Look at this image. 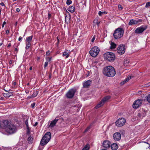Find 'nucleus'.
Instances as JSON below:
<instances>
[{
	"label": "nucleus",
	"instance_id": "obj_24",
	"mask_svg": "<svg viewBox=\"0 0 150 150\" xmlns=\"http://www.w3.org/2000/svg\"><path fill=\"white\" fill-rule=\"evenodd\" d=\"M26 47L25 48L26 49H28L30 46V42L26 41Z\"/></svg>",
	"mask_w": 150,
	"mask_h": 150
},
{
	"label": "nucleus",
	"instance_id": "obj_57",
	"mask_svg": "<svg viewBox=\"0 0 150 150\" xmlns=\"http://www.w3.org/2000/svg\"><path fill=\"white\" fill-rule=\"evenodd\" d=\"M51 73H50V74H49V78H51Z\"/></svg>",
	"mask_w": 150,
	"mask_h": 150
},
{
	"label": "nucleus",
	"instance_id": "obj_20",
	"mask_svg": "<svg viewBox=\"0 0 150 150\" xmlns=\"http://www.w3.org/2000/svg\"><path fill=\"white\" fill-rule=\"evenodd\" d=\"M110 148L112 150H116L118 149V146L116 143H113L112 144H111Z\"/></svg>",
	"mask_w": 150,
	"mask_h": 150
},
{
	"label": "nucleus",
	"instance_id": "obj_30",
	"mask_svg": "<svg viewBox=\"0 0 150 150\" xmlns=\"http://www.w3.org/2000/svg\"><path fill=\"white\" fill-rule=\"evenodd\" d=\"M27 129V134H29L30 133V128L29 127V126H26Z\"/></svg>",
	"mask_w": 150,
	"mask_h": 150
},
{
	"label": "nucleus",
	"instance_id": "obj_42",
	"mask_svg": "<svg viewBox=\"0 0 150 150\" xmlns=\"http://www.w3.org/2000/svg\"><path fill=\"white\" fill-rule=\"evenodd\" d=\"M103 13V12H102L101 11H99L98 12V14L100 16H101Z\"/></svg>",
	"mask_w": 150,
	"mask_h": 150
},
{
	"label": "nucleus",
	"instance_id": "obj_40",
	"mask_svg": "<svg viewBox=\"0 0 150 150\" xmlns=\"http://www.w3.org/2000/svg\"><path fill=\"white\" fill-rule=\"evenodd\" d=\"M31 136H30L28 137V142H31Z\"/></svg>",
	"mask_w": 150,
	"mask_h": 150
},
{
	"label": "nucleus",
	"instance_id": "obj_9",
	"mask_svg": "<svg viewBox=\"0 0 150 150\" xmlns=\"http://www.w3.org/2000/svg\"><path fill=\"white\" fill-rule=\"evenodd\" d=\"M110 98V97L109 96H107L104 97L102 99L101 101L96 106L95 108L97 109L103 106L105 102L108 100Z\"/></svg>",
	"mask_w": 150,
	"mask_h": 150
},
{
	"label": "nucleus",
	"instance_id": "obj_58",
	"mask_svg": "<svg viewBox=\"0 0 150 150\" xmlns=\"http://www.w3.org/2000/svg\"><path fill=\"white\" fill-rule=\"evenodd\" d=\"M30 70H31L32 69V67L31 66L30 67Z\"/></svg>",
	"mask_w": 150,
	"mask_h": 150
},
{
	"label": "nucleus",
	"instance_id": "obj_56",
	"mask_svg": "<svg viewBox=\"0 0 150 150\" xmlns=\"http://www.w3.org/2000/svg\"><path fill=\"white\" fill-rule=\"evenodd\" d=\"M18 49H17V48H15V51H16L17 52H18Z\"/></svg>",
	"mask_w": 150,
	"mask_h": 150
},
{
	"label": "nucleus",
	"instance_id": "obj_26",
	"mask_svg": "<svg viewBox=\"0 0 150 150\" xmlns=\"http://www.w3.org/2000/svg\"><path fill=\"white\" fill-rule=\"evenodd\" d=\"M33 36L31 35L27 37L26 39V41L30 42L32 40Z\"/></svg>",
	"mask_w": 150,
	"mask_h": 150
},
{
	"label": "nucleus",
	"instance_id": "obj_32",
	"mask_svg": "<svg viewBox=\"0 0 150 150\" xmlns=\"http://www.w3.org/2000/svg\"><path fill=\"white\" fill-rule=\"evenodd\" d=\"M72 2V1L71 0H67L66 2V4L68 5H69Z\"/></svg>",
	"mask_w": 150,
	"mask_h": 150
},
{
	"label": "nucleus",
	"instance_id": "obj_23",
	"mask_svg": "<svg viewBox=\"0 0 150 150\" xmlns=\"http://www.w3.org/2000/svg\"><path fill=\"white\" fill-rule=\"evenodd\" d=\"M129 62V60L128 59H125L124 60V64L125 66H127L128 65Z\"/></svg>",
	"mask_w": 150,
	"mask_h": 150
},
{
	"label": "nucleus",
	"instance_id": "obj_15",
	"mask_svg": "<svg viewBox=\"0 0 150 150\" xmlns=\"http://www.w3.org/2000/svg\"><path fill=\"white\" fill-rule=\"evenodd\" d=\"M111 143L108 140L104 141L103 143V146L105 149H109L110 148Z\"/></svg>",
	"mask_w": 150,
	"mask_h": 150
},
{
	"label": "nucleus",
	"instance_id": "obj_17",
	"mask_svg": "<svg viewBox=\"0 0 150 150\" xmlns=\"http://www.w3.org/2000/svg\"><path fill=\"white\" fill-rule=\"evenodd\" d=\"M121 134L119 132H116L113 135V138L116 141L120 140L121 139Z\"/></svg>",
	"mask_w": 150,
	"mask_h": 150
},
{
	"label": "nucleus",
	"instance_id": "obj_31",
	"mask_svg": "<svg viewBox=\"0 0 150 150\" xmlns=\"http://www.w3.org/2000/svg\"><path fill=\"white\" fill-rule=\"evenodd\" d=\"M10 95L9 93H4V96L8 98L10 96Z\"/></svg>",
	"mask_w": 150,
	"mask_h": 150
},
{
	"label": "nucleus",
	"instance_id": "obj_28",
	"mask_svg": "<svg viewBox=\"0 0 150 150\" xmlns=\"http://www.w3.org/2000/svg\"><path fill=\"white\" fill-rule=\"evenodd\" d=\"M89 149V144H86L82 149V150H88Z\"/></svg>",
	"mask_w": 150,
	"mask_h": 150
},
{
	"label": "nucleus",
	"instance_id": "obj_3",
	"mask_svg": "<svg viewBox=\"0 0 150 150\" xmlns=\"http://www.w3.org/2000/svg\"><path fill=\"white\" fill-rule=\"evenodd\" d=\"M51 134L50 132H46L42 137L40 142L42 146L46 145L50 140L51 138Z\"/></svg>",
	"mask_w": 150,
	"mask_h": 150
},
{
	"label": "nucleus",
	"instance_id": "obj_49",
	"mask_svg": "<svg viewBox=\"0 0 150 150\" xmlns=\"http://www.w3.org/2000/svg\"><path fill=\"white\" fill-rule=\"evenodd\" d=\"M94 40H95V37H94V36L93 38H92V40H91V42H93L94 41Z\"/></svg>",
	"mask_w": 150,
	"mask_h": 150
},
{
	"label": "nucleus",
	"instance_id": "obj_36",
	"mask_svg": "<svg viewBox=\"0 0 150 150\" xmlns=\"http://www.w3.org/2000/svg\"><path fill=\"white\" fill-rule=\"evenodd\" d=\"M145 146H147L148 148L150 147V145L147 143H146V142H144Z\"/></svg>",
	"mask_w": 150,
	"mask_h": 150
},
{
	"label": "nucleus",
	"instance_id": "obj_59",
	"mask_svg": "<svg viewBox=\"0 0 150 150\" xmlns=\"http://www.w3.org/2000/svg\"><path fill=\"white\" fill-rule=\"evenodd\" d=\"M100 23V22H98L97 23V25L98 26L99 24V23Z\"/></svg>",
	"mask_w": 150,
	"mask_h": 150
},
{
	"label": "nucleus",
	"instance_id": "obj_48",
	"mask_svg": "<svg viewBox=\"0 0 150 150\" xmlns=\"http://www.w3.org/2000/svg\"><path fill=\"white\" fill-rule=\"evenodd\" d=\"M6 33L7 34V35H8L9 34V30H6Z\"/></svg>",
	"mask_w": 150,
	"mask_h": 150
},
{
	"label": "nucleus",
	"instance_id": "obj_21",
	"mask_svg": "<svg viewBox=\"0 0 150 150\" xmlns=\"http://www.w3.org/2000/svg\"><path fill=\"white\" fill-rule=\"evenodd\" d=\"M70 54V52L66 50L63 52L62 55L63 56H65L66 58H68Z\"/></svg>",
	"mask_w": 150,
	"mask_h": 150
},
{
	"label": "nucleus",
	"instance_id": "obj_27",
	"mask_svg": "<svg viewBox=\"0 0 150 150\" xmlns=\"http://www.w3.org/2000/svg\"><path fill=\"white\" fill-rule=\"evenodd\" d=\"M92 83V80H89L85 82L83 84H91Z\"/></svg>",
	"mask_w": 150,
	"mask_h": 150
},
{
	"label": "nucleus",
	"instance_id": "obj_55",
	"mask_svg": "<svg viewBox=\"0 0 150 150\" xmlns=\"http://www.w3.org/2000/svg\"><path fill=\"white\" fill-rule=\"evenodd\" d=\"M97 20L96 19V20H94V21H93V23H97Z\"/></svg>",
	"mask_w": 150,
	"mask_h": 150
},
{
	"label": "nucleus",
	"instance_id": "obj_6",
	"mask_svg": "<svg viewBox=\"0 0 150 150\" xmlns=\"http://www.w3.org/2000/svg\"><path fill=\"white\" fill-rule=\"evenodd\" d=\"M99 51V48L97 47L94 46L90 51L89 53L92 57H95L98 55Z\"/></svg>",
	"mask_w": 150,
	"mask_h": 150
},
{
	"label": "nucleus",
	"instance_id": "obj_51",
	"mask_svg": "<svg viewBox=\"0 0 150 150\" xmlns=\"http://www.w3.org/2000/svg\"><path fill=\"white\" fill-rule=\"evenodd\" d=\"M38 124V122H36L35 123V124L34 125V126L35 127V126H36Z\"/></svg>",
	"mask_w": 150,
	"mask_h": 150
},
{
	"label": "nucleus",
	"instance_id": "obj_44",
	"mask_svg": "<svg viewBox=\"0 0 150 150\" xmlns=\"http://www.w3.org/2000/svg\"><path fill=\"white\" fill-rule=\"evenodd\" d=\"M90 85H83V87L86 88H88L89 87Z\"/></svg>",
	"mask_w": 150,
	"mask_h": 150
},
{
	"label": "nucleus",
	"instance_id": "obj_45",
	"mask_svg": "<svg viewBox=\"0 0 150 150\" xmlns=\"http://www.w3.org/2000/svg\"><path fill=\"white\" fill-rule=\"evenodd\" d=\"M50 54V52L49 51H48L46 53V55L48 56Z\"/></svg>",
	"mask_w": 150,
	"mask_h": 150
},
{
	"label": "nucleus",
	"instance_id": "obj_4",
	"mask_svg": "<svg viewBox=\"0 0 150 150\" xmlns=\"http://www.w3.org/2000/svg\"><path fill=\"white\" fill-rule=\"evenodd\" d=\"M124 30L122 28H118L115 29L113 33V36L115 39L121 38L123 35Z\"/></svg>",
	"mask_w": 150,
	"mask_h": 150
},
{
	"label": "nucleus",
	"instance_id": "obj_11",
	"mask_svg": "<svg viewBox=\"0 0 150 150\" xmlns=\"http://www.w3.org/2000/svg\"><path fill=\"white\" fill-rule=\"evenodd\" d=\"M126 120L124 118H121L116 121V125L118 127H121L123 126Z\"/></svg>",
	"mask_w": 150,
	"mask_h": 150
},
{
	"label": "nucleus",
	"instance_id": "obj_53",
	"mask_svg": "<svg viewBox=\"0 0 150 150\" xmlns=\"http://www.w3.org/2000/svg\"><path fill=\"white\" fill-rule=\"evenodd\" d=\"M11 43H9L8 44V45L7 46V47H10L11 46Z\"/></svg>",
	"mask_w": 150,
	"mask_h": 150
},
{
	"label": "nucleus",
	"instance_id": "obj_1",
	"mask_svg": "<svg viewBox=\"0 0 150 150\" xmlns=\"http://www.w3.org/2000/svg\"><path fill=\"white\" fill-rule=\"evenodd\" d=\"M103 74L108 77H113L116 74L114 68L111 66H108L103 69Z\"/></svg>",
	"mask_w": 150,
	"mask_h": 150
},
{
	"label": "nucleus",
	"instance_id": "obj_60",
	"mask_svg": "<svg viewBox=\"0 0 150 150\" xmlns=\"http://www.w3.org/2000/svg\"><path fill=\"white\" fill-rule=\"evenodd\" d=\"M36 96H34V95H32V97H36Z\"/></svg>",
	"mask_w": 150,
	"mask_h": 150
},
{
	"label": "nucleus",
	"instance_id": "obj_62",
	"mask_svg": "<svg viewBox=\"0 0 150 150\" xmlns=\"http://www.w3.org/2000/svg\"><path fill=\"white\" fill-rule=\"evenodd\" d=\"M28 98H31V96H29L28 97Z\"/></svg>",
	"mask_w": 150,
	"mask_h": 150
},
{
	"label": "nucleus",
	"instance_id": "obj_39",
	"mask_svg": "<svg viewBox=\"0 0 150 150\" xmlns=\"http://www.w3.org/2000/svg\"><path fill=\"white\" fill-rule=\"evenodd\" d=\"M90 126H89L86 129H85V132H86L87 131H88L89 129H90Z\"/></svg>",
	"mask_w": 150,
	"mask_h": 150
},
{
	"label": "nucleus",
	"instance_id": "obj_19",
	"mask_svg": "<svg viewBox=\"0 0 150 150\" xmlns=\"http://www.w3.org/2000/svg\"><path fill=\"white\" fill-rule=\"evenodd\" d=\"M58 120V119H57L56 118L54 120L51 122L50 125V127H54Z\"/></svg>",
	"mask_w": 150,
	"mask_h": 150
},
{
	"label": "nucleus",
	"instance_id": "obj_43",
	"mask_svg": "<svg viewBox=\"0 0 150 150\" xmlns=\"http://www.w3.org/2000/svg\"><path fill=\"white\" fill-rule=\"evenodd\" d=\"M48 62H46L45 63L44 67H47L48 65Z\"/></svg>",
	"mask_w": 150,
	"mask_h": 150
},
{
	"label": "nucleus",
	"instance_id": "obj_61",
	"mask_svg": "<svg viewBox=\"0 0 150 150\" xmlns=\"http://www.w3.org/2000/svg\"><path fill=\"white\" fill-rule=\"evenodd\" d=\"M17 22H16V23H15V25L16 26V25H17Z\"/></svg>",
	"mask_w": 150,
	"mask_h": 150
},
{
	"label": "nucleus",
	"instance_id": "obj_5",
	"mask_svg": "<svg viewBox=\"0 0 150 150\" xmlns=\"http://www.w3.org/2000/svg\"><path fill=\"white\" fill-rule=\"evenodd\" d=\"M104 58L107 61L111 62L115 59V54L111 52H107L104 54Z\"/></svg>",
	"mask_w": 150,
	"mask_h": 150
},
{
	"label": "nucleus",
	"instance_id": "obj_33",
	"mask_svg": "<svg viewBox=\"0 0 150 150\" xmlns=\"http://www.w3.org/2000/svg\"><path fill=\"white\" fill-rule=\"evenodd\" d=\"M147 101L149 103H150V94L147 96L146 98Z\"/></svg>",
	"mask_w": 150,
	"mask_h": 150
},
{
	"label": "nucleus",
	"instance_id": "obj_7",
	"mask_svg": "<svg viewBox=\"0 0 150 150\" xmlns=\"http://www.w3.org/2000/svg\"><path fill=\"white\" fill-rule=\"evenodd\" d=\"M76 91V89L74 88L70 89L66 94V97L68 98H72L74 97Z\"/></svg>",
	"mask_w": 150,
	"mask_h": 150
},
{
	"label": "nucleus",
	"instance_id": "obj_54",
	"mask_svg": "<svg viewBox=\"0 0 150 150\" xmlns=\"http://www.w3.org/2000/svg\"><path fill=\"white\" fill-rule=\"evenodd\" d=\"M0 5L2 6H4L5 5L3 3H0Z\"/></svg>",
	"mask_w": 150,
	"mask_h": 150
},
{
	"label": "nucleus",
	"instance_id": "obj_22",
	"mask_svg": "<svg viewBox=\"0 0 150 150\" xmlns=\"http://www.w3.org/2000/svg\"><path fill=\"white\" fill-rule=\"evenodd\" d=\"M68 10L71 13H73L75 11V7L74 6H70Z\"/></svg>",
	"mask_w": 150,
	"mask_h": 150
},
{
	"label": "nucleus",
	"instance_id": "obj_8",
	"mask_svg": "<svg viewBox=\"0 0 150 150\" xmlns=\"http://www.w3.org/2000/svg\"><path fill=\"white\" fill-rule=\"evenodd\" d=\"M11 123L7 120H2L0 121V127L4 129V131L6 129Z\"/></svg>",
	"mask_w": 150,
	"mask_h": 150
},
{
	"label": "nucleus",
	"instance_id": "obj_16",
	"mask_svg": "<svg viewBox=\"0 0 150 150\" xmlns=\"http://www.w3.org/2000/svg\"><path fill=\"white\" fill-rule=\"evenodd\" d=\"M142 21V20L141 19H138L137 20L132 19L130 20L129 23V25H133L137 24L139 23Z\"/></svg>",
	"mask_w": 150,
	"mask_h": 150
},
{
	"label": "nucleus",
	"instance_id": "obj_25",
	"mask_svg": "<svg viewBox=\"0 0 150 150\" xmlns=\"http://www.w3.org/2000/svg\"><path fill=\"white\" fill-rule=\"evenodd\" d=\"M110 48L112 49H114L115 48L116 44L114 42H112L111 43Z\"/></svg>",
	"mask_w": 150,
	"mask_h": 150
},
{
	"label": "nucleus",
	"instance_id": "obj_14",
	"mask_svg": "<svg viewBox=\"0 0 150 150\" xmlns=\"http://www.w3.org/2000/svg\"><path fill=\"white\" fill-rule=\"evenodd\" d=\"M142 100H141L138 99L135 101L133 105V107L134 108H137L139 107L142 105Z\"/></svg>",
	"mask_w": 150,
	"mask_h": 150
},
{
	"label": "nucleus",
	"instance_id": "obj_29",
	"mask_svg": "<svg viewBox=\"0 0 150 150\" xmlns=\"http://www.w3.org/2000/svg\"><path fill=\"white\" fill-rule=\"evenodd\" d=\"M133 77L132 76H128L127 77L126 79V81H127V82H128L129 80L131 79Z\"/></svg>",
	"mask_w": 150,
	"mask_h": 150
},
{
	"label": "nucleus",
	"instance_id": "obj_34",
	"mask_svg": "<svg viewBox=\"0 0 150 150\" xmlns=\"http://www.w3.org/2000/svg\"><path fill=\"white\" fill-rule=\"evenodd\" d=\"M150 6V1L149 2H147L146 3V4L145 6L146 8H148Z\"/></svg>",
	"mask_w": 150,
	"mask_h": 150
},
{
	"label": "nucleus",
	"instance_id": "obj_13",
	"mask_svg": "<svg viewBox=\"0 0 150 150\" xmlns=\"http://www.w3.org/2000/svg\"><path fill=\"white\" fill-rule=\"evenodd\" d=\"M146 115V111L143 109H140L138 112L137 116L140 118H142Z\"/></svg>",
	"mask_w": 150,
	"mask_h": 150
},
{
	"label": "nucleus",
	"instance_id": "obj_46",
	"mask_svg": "<svg viewBox=\"0 0 150 150\" xmlns=\"http://www.w3.org/2000/svg\"><path fill=\"white\" fill-rule=\"evenodd\" d=\"M51 14L49 13H48V19H49L51 17Z\"/></svg>",
	"mask_w": 150,
	"mask_h": 150
},
{
	"label": "nucleus",
	"instance_id": "obj_50",
	"mask_svg": "<svg viewBox=\"0 0 150 150\" xmlns=\"http://www.w3.org/2000/svg\"><path fill=\"white\" fill-rule=\"evenodd\" d=\"M22 39V37L21 36L19 37L18 38V40L20 41Z\"/></svg>",
	"mask_w": 150,
	"mask_h": 150
},
{
	"label": "nucleus",
	"instance_id": "obj_41",
	"mask_svg": "<svg viewBox=\"0 0 150 150\" xmlns=\"http://www.w3.org/2000/svg\"><path fill=\"white\" fill-rule=\"evenodd\" d=\"M35 103H33L31 104V107L32 108H34L35 105Z\"/></svg>",
	"mask_w": 150,
	"mask_h": 150
},
{
	"label": "nucleus",
	"instance_id": "obj_35",
	"mask_svg": "<svg viewBox=\"0 0 150 150\" xmlns=\"http://www.w3.org/2000/svg\"><path fill=\"white\" fill-rule=\"evenodd\" d=\"M118 8L119 10H121L123 8L121 5L119 4L118 5Z\"/></svg>",
	"mask_w": 150,
	"mask_h": 150
},
{
	"label": "nucleus",
	"instance_id": "obj_64",
	"mask_svg": "<svg viewBox=\"0 0 150 150\" xmlns=\"http://www.w3.org/2000/svg\"><path fill=\"white\" fill-rule=\"evenodd\" d=\"M100 150H107L106 149H103Z\"/></svg>",
	"mask_w": 150,
	"mask_h": 150
},
{
	"label": "nucleus",
	"instance_id": "obj_63",
	"mask_svg": "<svg viewBox=\"0 0 150 150\" xmlns=\"http://www.w3.org/2000/svg\"><path fill=\"white\" fill-rule=\"evenodd\" d=\"M12 61H10V64L11 63H12Z\"/></svg>",
	"mask_w": 150,
	"mask_h": 150
},
{
	"label": "nucleus",
	"instance_id": "obj_12",
	"mask_svg": "<svg viewBox=\"0 0 150 150\" xmlns=\"http://www.w3.org/2000/svg\"><path fill=\"white\" fill-rule=\"evenodd\" d=\"M147 28L146 26H142L136 29L135 33L137 34H140L143 32Z\"/></svg>",
	"mask_w": 150,
	"mask_h": 150
},
{
	"label": "nucleus",
	"instance_id": "obj_47",
	"mask_svg": "<svg viewBox=\"0 0 150 150\" xmlns=\"http://www.w3.org/2000/svg\"><path fill=\"white\" fill-rule=\"evenodd\" d=\"M6 22H5V21L3 23V24L2 25V28H3L4 27V25L6 24Z\"/></svg>",
	"mask_w": 150,
	"mask_h": 150
},
{
	"label": "nucleus",
	"instance_id": "obj_2",
	"mask_svg": "<svg viewBox=\"0 0 150 150\" xmlns=\"http://www.w3.org/2000/svg\"><path fill=\"white\" fill-rule=\"evenodd\" d=\"M17 130V129L16 126L11 123L6 127V129L5 130V134L8 135L13 134L16 132Z\"/></svg>",
	"mask_w": 150,
	"mask_h": 150
},
{
	"label": "nucleus",
	"instance_id": "obj_10",
	"mask_svg": "<svg viewBox=\"0 0 150 150\" xmlns=\"http://www.w3.org/2000/svg\"><path fill=\"white\" fill-rule=\"evenodd\" d=\"M125 51V47L122 44L119 45L117 48V52L120 54H124Z\"/></svg>",
	"mask_w": 150,
	"mask_h": 150
},
{
	"label": "nucleus",
	"instance_id": "obj_37",
	"mask_svg": "<svg viewBox=\"0 0 150 150\" xmlns=\"http://www.w3.org/2000/svg\"><path fill=\"white\" fill-rule=\"evenodd\" d=\"M127 82V81H126V79L123 80L122 82H121L120 83V84H124L125 83Z\"/></svg>",
	"mask_w": 150,
	"mask_h": 150
},
{
	"label": "nucleus",
	"instance_id": "obj_52",
	"mask_svg": "<svg viewBox=\"0 0 150 150\" xmlns=\"http://www.w3.org/2000/svg\"><path fill=\"white\" fill-rule=\"evenodd\" d=\"M16 11H17V12H18L20 11V9L19 8H18L16 9Z\"/></svg>",
	"mask_w": 150,
	"mask_h": 150
},
{
	"label": "nucleus",
	"instance_id": "obj_18",
	"mask_svg": "<svg viewBox=\"0 0 150 150\" xmlns=\"http://www.w3.org/2000/svg\"><path fill=\"white\" fill-rule=\"evenodd\" d=\"M71 19V16L70 14L68 13V14H66L65 17V21L66 23L68 24L69 22V21Z\"/></svg>",
	"mask_w": 150,
	"mask_h": 150
},
{
	"label": "nucleus",
	"instance_id": "obj_38",
	"mask_svg": "<svg viewBox=\"0 0 150 150\" xmlns=\"http://www.w3.org/2000/svg\"><path fill=\"white\" fill-rule=\"evenodd\" d=\"M25 125H26V126H28V119H27L26 120L25 122Z\"/></svg>",
	"mask_w": 150,
	"mask_h": 150
}]
</instances>
